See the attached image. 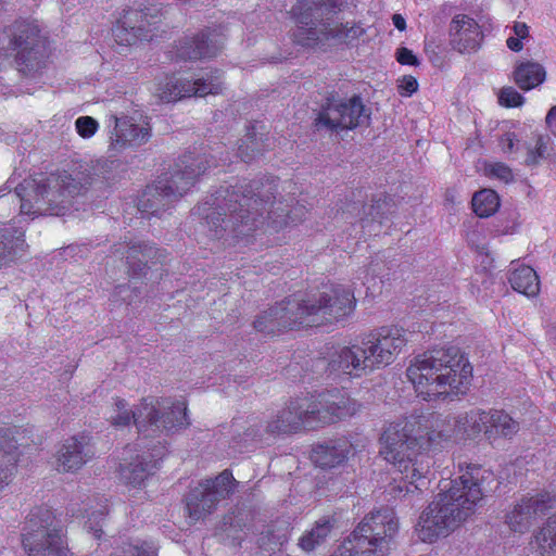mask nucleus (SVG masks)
Listing matches in <instances>:
<instances>
[{
  "label": "nucleus",
  "instance_id": "nucleus-5",
  "mask_svg": "<svg viewBox=\"0 0 556 556\" xmlns=\"http://www.w3.org/2000/svg\"><path fill=\"white\" fill-rule=\"evenodd\" d=\"M81 185L67 173L39 175L24 179L14 193L0 195V222L5 223L20 205V215H64L79 194Z\"/></svg>",
  "mask_w": 556,
  "mask_h": 556
},
{
  "label": "nucleus",
  "instance_id": "nucleus-7",
  "mask_svg": "<svg viewBox=\"0 0 556 556\" xmlns=\"http://www.w3.org/2000/svg\"><path fill=\"white\" fill-rule=\"evenodd\" d=\"M189 425L184 401L165 397L141 401V472L152 475L165 455V438Z\"/></svg>",
  "mask_w": 556,
  "mask_h": 556
},
{
  "label": "nucleus",
  "instance_id": "nucleus-55",
  "mask_svg": "<svg viewBox=\"0 0 556 556\" xmlns=\"http://www.w3.org/2000/svg\"><path fill=\"white\" fill-rule=\"evenodd\" d=\"M546 124L552 127L556 124V105L553 106L546 115Z\"/></svg>",
  "mask_w": 556,
  "mask_h": 556
},
{
  "label": "nucleus",
  "instance_id": "nucleus-30",
  "mask_svg": "<svg viewBox=\"0 0 556 556\" xmlns=\"http://www.w3.org/2000/svg\"><path fill=\"white\" fill-rule=\"evenodd\" d=\"M511 288L528 298L536 296L540 292V280L535 270L526 265L515 267L508 277Z\"/></svg>",
  "mask_w": 556,
  "mask_h": 556
},
{
  "label": "nucleus",
  "instance_id": "nucleus-29",
  "mask_svg": "<svg viewBox=\"0 0 556 556\" xmlns=\"http://www.w3.org/2000/svg\"><path fill=\"white\" fill-rule=\"evenodd\" d=\"M24 232L9 229L0 231V267L7 266L11 262L21 257L26 251Z\"/></svg>",
  "mask_w": 556,
  "mask_h": 556
},
{
  "label": "nucleus",
  "instance_id": "nucleus-8",
  "mask_svg": "<svg viewBox=\"0 0 556 556\" xmlns=\"http://www.w3.org/2000/svg\"><path fill=\"white\" fill-rule=\"evenodd\" d=\"M406 342L404 329L382 327L363 338L359 344L336 349L328 366L331 371L361 376L391 364Z\"/></svg>",
  "mask_w": 556,
  "mask_h": 556
},
{
  "label": "nucleus",
  "instance_id": "nucleus-23",
  "mask_svg": "<svg viewBox=\"0 0 556 556\" xmlns=\"http://www.w3.org/2000/svg\"><path fill=\"white\" fill-rule=\"evenodd\" d=\"M546 508L545 500L541 495L523 497L507 514V523L513 531L522 532L529 528L538 514Z\"/></svg>",
  "mask_w": 556,
  "mask_h": 556
},
{
  "label": "nucleus",
  "instance_id": "nucleus-12",
  "mask_svg": "<svg viewBox=\"0 0 556 556\" xmlns=\"http://www.w3.org/2000/svg\"><path fill=\"white\" fill-rule=\"evenodd\" d=\"M0 49L14 51L21 72L26 75L36 74L46 65L47 42L37 21H16L1 31Z\"/></svg>",
  "mask_w": 556,
  "mask_h": 556
},
{
  "label": "nucleus",
  "instance_id": "nucleus-2",
  "mask_svg": "<svg viewBox=\"0 0 556 556\" xmlns=\"http://www.w3.org/2000/svg\"><path fill=\"white\" fill-rule=\"evenodd\" d=\"M273 182L253 181L236 187H222L211 200L198 206L212 237L219 239L226 232L244 238L260 230L278 231L295 225L305 215V208L271 201Z\"/></svg>",
  "mask_w": 556,
  "mask_h": 556
},
{
  "label": "nucleus",
  "instance_id": "nucleus-24",
  "mask_svg": "<svg viewBox=\"0 0 556 556\" xmlns=\"http://www.w3.org/2000/svg\"><path fill=\"white\" fill-rule=\"evenodd\" d=\"M138 444L126 445L118 455L116 479L128 492L136 491L139 484Z\"/></svg>",
  "mask_w": 556,
  "mask_h": 556
},
{
  "label": "nucleus",
  "instance_id": "nucleus-52",
  "mask_svg": "<svg viewBox=\"0 0 556 556\" xmlns=\"http://www.w3.org/2000/svg\"><path fill=\"white\" fill-rule=\"evenodd\" d=\"M506 42H507V47L513 51L518 52L522 49L521 38L509 37Z\"/></svg>",
  "mask_w": 556,
  "mask_h": 556
},
{
  "label": "nucleus",
  "instance_id": "nucleus-49",
  "mask_svg": "<svg viewBox=\"0 0 556 556\" xmlns=\"http://www.w3.org/2000/svg\"><path fill=\"white\" fill-rule=\"evenodd\" d=\"M288 541V535L286 533L279 534L275 538L274 547L268 546L265 542V536L261 539V546L264 547L268 552H274L276 546H282Z\"/></svg>",
  "mask_w": 556,
  "mask_h": 556
},
{
  "label": "nucleus",
  "instance_id": "nucleus-46",
  "mask_svg": "<svg viewBox=\"0 0 556 556\" xmlns=\"http://www.w3.org/2000/svg\"><path fill=\"white\" fill-rule=\"evenodd\" d=\"M418 89L417 79L413 76H404L399 83L401 96L409 97Z\"/></svg>",
  "mask_w": 556,
  "mask_h": 556
},
{
  "label": "nucleus",
  "instance_id": "nucleus-11",
  "mask_svg": "<svg viewBox=\"0 0 556 556\" xmlns=\"http://www.w3.org/2000/svg\"><path fill=\"white\" fill-rule=\"evenodd\" d=\"M213 165V157L189 152L179 159L173 172L162 174L157 180L148 186L143 192L146 198L144 212L151 214L164 210L172 202L182 197L194 184L195 179ZM143 215H141V218Z\"/></svg>",
  "mask_w": 556,
  "mask_h": 556
},
{
  "label": "nucleus",
  "instance_id": "nucleus-38",
  "mask_svg": "<svg viewBox=\"0 0 556 556\" xmlns=\"http://www.w3.org/2000/svg\"><path fill=\"white\" fill-rule=\"evenodd\" d=\"M161 22V10L157 7L141 9V41H152Z\"/></svg>",
  "mask_w": 556,
  "mask_h": 556
},
{
  "label": "nucleus",
  "instance_id": "nucleus-53",
  "mask_svg": "<svg viewBox=\"0 0 556 556\" xmlns=\"http://www.w3.org/2000/svg\"><path fill=\"white\" fill-rule=\"evenodd\" d=\"M514 33L518 38H525L528 34V26L525 23H516L514 26Z\"/></svg>",
  "mask_w": 556,
  "mask_h": 556
},
{
  "label": "nucleus",
  "instance_id": "nucleus-57",
  "mask_svg": "<svg viewBox=\"0 0 556 556\" xmlns=\"http://www.w3.org/2000/svg\"><path fill=\"white\" fill-rule=\"evenodd\" d=\"M445 201H446V202H450V203H452V204H454V203L458 202V200H457V197H456L455 192H454V191H452V190L446 191V193H445Z\"/></svg>",
  "mask_w": 556,
  "mask_h": 556
},
{
  "label": "nucleus",
  "instance_id": "nucleus-47",
  "mask_svg": "<svg viewBox=\"0 0 556 556\" xmlns=\"http://www.w3.org/2000/svg\"><path fill=\"white\" fill-rule=\"evenodd\" d=\"M396 60L403 65H418V58L408 48H400L396 51Z\"/></svg>",
  "mask_w": 556,
  "mask_h": 556
},
{
  "label": "nucleus",
  "instance_id": "nucleus-6",
  "mask_svg": "<svg viewBox=\"0 0 556 556\" xmlns=\"http://www.w3.org/2000/svg\"><path fill=\"white\" fill-rule=\"evenodd\" d=\"M341 0H302L292 8L296 15V42L307 47L349 45L364 34L354 22H340L334 16L342 11Z\"/></svg>",
  "mask_w": 556,
  "mask_h": 556
},
{
  "label": "nucleus",
  "instance_id": "nucleus-43",
  "mask_svg": "<svg viewBox=\"0 0 556 556\" xmlns=\"http://www.w3.org/2000/svg\"><path fill=\"white\" fill-rule=\"evenodd\" d=\"M522 96L513 87H505L501 89L498 94V102L506 108H516L522 104Z\"/></svg>",
  "mask_w": 556,
  "mask_h": 556
},
{
  "label": "nucleus",
  "instance_id": "nucleus-15",
  "mask_svg": "<svg viewBox=\"0 0 556 556\" xmlns=\"http://www.w3.org/2000/svg\"><path fill=\"white\" fill-rule=\"evenodd\" d=\"M223 81L218 71L206 74V77H199L190 80L182 77H167L161 83L155 96L162 102H176L188 97H205L216 94L222 90Z\"/></svg>",
  "mask_w": 556,
  "mask_h": 556
},
{
  "label": "nucleus",
  "instance_id": "nucleus-42",
  "mask_svg": "<svg viewBox=\"0 0 556 556\" xmlns=\"http://www.w3.org/2000/svg\"><path fill=\"white\" fill-rule=\"evenodd\" d=\"M484 170L489 177L497 178L505 184L514 178L511 169L504 163H490L485 165Z\"/></svg>",
  "mask_w": 556,
  "mask_h": 556
},
{
  "label": "nucleus",
  "instance_id": "nucleus-39",
  "mask_svg": "<svg viewBox=\"0 0 556 556\" xmlns=\"http://www.w3.org/2000/svg\"><path fill=\"white\" fill-rule=\"evenodd\" d=\"M262 152L261 139L256 137V132L249 131L245 139L242 140L238 148V154L242 161L249 162Z\"/></svg>",
  "mask_w": 556,
  "mask_h": 556
},
{
  "label": "nucleus",
  "instance_id": "nucleus-18",
  "mask_svg": "<svg viewBox=\"0 0 556 556\" xmlns=\"http://www.w3.org/2000/svg\"><path fill=\"white\" fill-rule=\"evenodd\" d=\"M314 402V410L317 425L330 424L339 419L355 415L359 405L348 394L338 390L327 391L311 396Z\"/></svg>",
  "mask_w": 556,
  "mask_h": 556
},
{
  "label": "nucleus",
  "instance_id": "nucleus-14",
  "mask_svg": "<svg viewBox=\"0 0 556 556\" xmlns=\"http://www.w3.org/2000/svg\"><path fill=\"white\" fill-rule=\"evenodd\" d=\"M236 480L228 471L222 472L215 479L205 480L190 491L187 496L189 518L195 522L211 515L217 504L235 492Z\"/></svg>",
  "mask_w": 556,
  "mask_h": 556
},
{
  "label": "nucleus",
  "instance_id": "nucleus-9",
  "mask_svg": "<svg viewBox=\"0 0 556 556\" xmlns=\"http://www.w3.org/2000/svg\"><path fill=\"white\" fill-rule=\"evenodd\" d=\"M355 305L356 299L350 287L333 285L318 295H299V299L291 300L285 308L282 323L304 327L319 326L351 315Z\"/></svg>",
  "mask_w": 556,
  "mask_h": 556
},
{
  "label": "nucleus",
  "instance_id": "nucleus-21",
  "mask_svg": "<svg viewBox=\"0 0 556 556\" xmlns=\"http://www.w3.org/2000/svg\"><path fill=\"white\" fill-rule=\"evenodd\" d=\"M70 511L73 517L86 518L85 528L88 532L92 533L97 540H100L103 534V521L108 515L106 500L102 497L88 498L87 502L71 503Z\"/></svg>",
  "mask_w": 556,
  "mask_h": 556
},
{
  "label": "nucleus",
  "instance_id": "nucleus-32",
  "mask_svg": "<svg viewBox=\"0 0 556 556\" xmlns=\"http://www.w3.org/2000/svg\"><path fill=\"white\" fill-rule=\"evenodd\" d=\"M545 70L536 62L520 63L515 72L514 79L522 90H531L541 85L545 79Z\"/></svg>",
  "mask_w": 556,
  "mask_h": 556
},
{
  "label": "nucleus",
  "instance_id": "nucleus-45",
  "mask_svg": "<svg viewBox=\"0 0 556 556\" xmlns=\"http://www.w3.org/2000/svg\"><path fill=\"white\" fill-rule=\"evenodd\" d=\"M384 204H386V201L384 200L382 201L381 199H379V200L375 201V203L369 206V211L367 213V215L369 217L361 219L363 228H365L370 222H378L379 224H381V218H382L381 208Z\"/></svg>",
  "mask_w": 556,
  "mask_h": 556
},
{
  "label": "nucleus",
  "instance_id": "nucleus-58",
  "mask_svg": "<svg viewBox=\"0 0 556 556\" xmlns=\"http://www.w3.org/2000/svg\"><path fill=\"white\" fill-rule=\"evenodd\" d=\"M140 134H141V143L146 140L149 139L150 137V132H149V129H146L144 127L141 126V130H140Z\"/></svg>",
  "mask_w": 556,
  "mask_h": 556
},
{
  "label": "nucleus",
  "instance_id": "nucleus-40",
  "mask_svg": "<svg viewBox=\"0 0 556 556\" xmlns=\"http://www.w3.org/2000/svg\"><path fill=\"white\" fill-rule=\"evenodd\" d=\"M548 138L538 136L533 146L527 147L526 164L529 166L536 165L547 155Z\"/></svg>",
  "mask_w": 556,
  "mask_h": 556
},
{
  "label": "nucleus",
  "instance_id": "nucleus-20",
  "mask_svg": "<svg viewBox=\"0 0 556 556\" xmlns=\"http://www.w3.org/2000/svg\"><path fill=\"white\" fill-rule=\"evenodd\" d=\"M451 46L460 53L476 51L481 43L482 33L478 23L466 14H457L450 24Z\"/></svg>",
  "mask_w": 556,
  "mask_h": 556
},
{
  "label": "nucleus",
  "instance_id": "nucleus-50",
  "mask_svg": "<svg viewBox=\"0 0 556 556\" xmlns=\"http://www.w3.org/2000/svg\"><path fill=\"white\" fill-rule=\"evenodd\" d=\"M157 545L154 542H143L141 544V556H157Z\"/></svg>",
  "mask_w": 556,
  "mask_h": 556
},
{
  "label": "nucleus",
  "instance_id": "nucleus-31",
  "mask_svg": "<svg viewBox=\"0 0 556 556\" xmlns=\"http://www.w3.org/2000/svg\"><path fill=\"white\" fill-rule=\"evenodd\" d=\"M139 14L135 9L125 10L113 28V36L119 46H132L138 40Z\"/></svg>",
  "mask_w": 556,
  "mask_h": 556
},
{
  "label": "nucleus",
  "instance_id": "nucleus-26",
  "mask_svg": "<svg viewBox=\"0 0 556 556\" xmlns=\"http://www.w3.org/2000/svg\"><path fill=\"white\" fill-rule=\"evenodd\" d=\"M350 450V442L341 439L316 445L312 451L311 458L321 468H332L348 458Z\"/></svg>",
  "mask_w": 556,
  "mask_h": 556
},
{
  "label": "nucleus",
  "instance_id": "nucleus-16",
  "mask_svg": "<svg viewBox=\"0 0 556 556\" xmlns=\"http://www.w3.org/2000/svg\"><path fill=\"white\" fill-rule=\"evenodd\" d=\"M368 121L369 112L357 96L330 101L318 117V123L330 129H354Z\"/></svg>",
  "mask_w": 556,
  "mask_h": 556
},
{
  "label": "nucleus",
  "instance_id": "nucleus-10",
  "mask_svg": "<svg viewBox=\"0 0 556 556\" xmlns=\"http://www.w3.org/2000/svg\"><path fill=\"white\" fill-rule=\"evenodd\" d=\"M399 532L393 509L370 511L330 556H388Z\"/></svg>",
  "mask_w": 556,
  "mask_h": 556
},
{
  "label": "nucleus",
  "instance_id": "nucleus-51",
  "mask_svg": "<svg viewBox=\"0 0 556 556\" xmlns=\"http://www.w3.org/2000/svg\"><path fill=\"white\" fill-rule=\"evenodd\" d=\"M535 536L530 541L529 548L531 549L532 556H553L552 553L543 551L539 545L534 544Z\"/></svg>",
  "mask_w": 556,
  "mask_h": 556
},
{
  "label": "nucleus",
  "instance_id": "nucleus-17",
  "mask_svg": "<svg viewBox=\"0 0 556 556\" xmlns=\"http://www.w3.org/2000/svg\"><path fill=\"white\" fill-rule=\"evenodd\" d=\"M317 426L314 402L311 397L291 400L289 404L279 410L277 416L267 424L269 433H292L302 428Z\"/></svg>",
  "mask_w": 556,
  "mask_h": 556
},
{
  "label": "nucleus",
  "instance_id": "nucleus-48",
  "mask_svg": "<svg viewBox=\"0 0 556 556\" xmlns=\"http://www.w3.org/2000/svg\"><path fill=\"white\" fill-rule=\"evenodd\" d=\"M518 142L516 135L513 132L505 134L501 140L500 146L502 148V151L505 153H514L518 151V147L516 148L515 144Z\"/></svg>",
  "mask_w": 556,
  "mask_h": 556
},
{
  "label": "nucleus",
  "instance_id": "nucleus-22",
  "mask_svg": "<svg viewBox=\"0 0 556 556\" xmlns=\"http://www.w3.org/2000/svg\"><path fill=\"white\" fill-rule=\"evenodd\" d=\"M519 422L503 409L486 410L485 439L495 445L500 440H511L519 431Z\"/></svg>",
  "mask_w": 556,
  "mask_h": 556
},
{
  "label": "nucleus",
  "instance_id": "nucleus-3",
  "mask_svg": "<svg viewBox=\"0 0 556 556\" xmlns=\"http://www.w3.org/2000/svg\"><path fill=\"white\" fill-rule=\"evenodd\" d=\"M493 475L476 464L466 465L457 479L440 484V492L419 516L418 539L433 543L447 536L476 513L483 498L484 482Z\"/></svg>",
  "mask_w": 556,
  "mask_h": 556
},
{
  "label": "nucleus",
  "instance_id": "nucleus-19",
  "mask_svg": "<svg viewBox=\"0 0 556 556\" xmlns=\"http://www.w3.org/2000/svg\"><path fill=\"white\" fill-rule=\"evenodd\" d=\"M92 457L89 438L85 434L73 435L65 439L58 448L55 468L60 472H77Z\"/></svg>",
  "mask_w": 556,
  "mask_h": 556
},
{
  "label": "nucleus",
  "instance_id": "nucleus-27",
  "mask_svg": "<svg viewBox=\"0 0 556 556\" xmlns=\"http://www.w3.org/2000/svg\"><path fill=\"white\" fill-rule=\"evenodd\" d=\"M293 299H299V295L290 296L285 301L278 303L277 305L268 308L263 312L254 321V328L267 334H275L283 329H293L304 327L303 325H287L282 319V315H285L286 306H289V302Z\"/></svg>",
  "mask_w": 556,
  "mask_h": 556
},
{
  "label": "nucleus",
  "instance_id": "nucleus-1",
  "mask_svg": "<svg viewBox=\"0 0 556 556\" xmlns=\"http://www.w3.org/2000/svg\"><path fill=\"white\" fill-rule=\"evenodd\" d=\"M486 410L473 408L450 420H431L409 416L390 424L380 438V455L410 485L427 478L432 465L429 451L451 440H475L485 437Z\"/></svg>",
  "mask_w": 556,
  "mask_h": 556
},
{
  "label": "nucleus",
  "instance_id": "nucleus-44",
  "mask_svg": "<svg viewBox=\"0 0 556 556\" xmlns=\"http://www.w3.org/2000/svg\"><path fill=\"white\" fill-rule=\"evenodd\" d=\"M75 127L79 136L90 138L96 134L99 124L91 116H80L76 119Z\"/></svg>",
  "mask_w": 556,
  "mask_h": 556
},
{
  "label": "nucleus",
  "instance_id": "nucleus-35",
  "mask_svg": "<svg viewBox=\"0 0 556 556\" xmlns=\"http://www.w3.org/2000/svg\"><path fill=\"white\" fill-rule=\"evenodd\" d=\"M115 126L112 132V143L115 147H124L127 142L132 141L138 136V128L132 117L122 116L114 117Z\"/></svg>",
  "mask_w": 556,
  "mask_h": 556
},
{
  "label": "nucleus",
  "instance_id": "nucleus-13",
  "mask_svg": "<svg viewBox=\"0 0 556 556\" xmlns=\"http://www.w3.org/2000/svg\"><path fill=\"white\" fill-rule=\"evenodd\" d=\"M27 523L23 545L29 556H66L63 528L51 509L36 508Z\"/></svg>",
  "mask_w": 556,
  "mask_h": 556
},
{
  "label": "nucleus",
  "instance_id": "nucleus-28",
  "mask_svg": "<svg viewBox=\"0 0 556 556\" xmlns=\"http://www.w3.org/2000/svg\"><path fill=\"white\" fill-rule=\"evenodd\" d=\"M222 47L223 40L217 36L202 33L181 47L179 55L185 60L212 58L217 54Z\"/></svg>",
  "mask_w": 556,
  "mask_h": 556
},
{
  "label": "nucleus",
  "instance_id": "nucleus-56",
  "mask_svg": "<svg viewBox=\"0 0 556 556\" xmlns=\"http://www.w3.org/2000/svg\"><path fill=\"white\" fill-rule=\"evenodd\" d=\"M123 554H114L112 556H139V548L137 546H131L127 551H123Z\"/></svg>",
  "mask_w": 556,
  "mask_h": 556
},
{
  "label": "nucleus",
  "instance_id": "nucleus-36",
  "mask_svg": "<svg viewBox=\"0 0 556 556\" xmlns=\"http://www.w3.org/2000/svg\"><path fill=\"white\" fill-rule=\"evenodd\" d=\"M500 207V198L494 190L483 189L472 197V208L479 217H489Z\"/></svg>",
  "mask_w": 556,
  "mask_h": 556
},
{
  "label": "nucleus",
  "instance_id": "nucleus-37",
  "mask_svg": "<svg viewBox=\"0 0 556 556\" xmlns=\"http://www.w3.org/2000/svg\"><path fill=\"white\" fill-rule=\"evenodd\" d=\"M536 546L556 556V514L547 519L545 525L535 534Z\"/></svg>",
  "mask_w": 556,
  "mask_h": 556
},
{
  "label": "nucleus",
  "instance_id": "nucleus-54",
  "mask_svg": "<svg viewBox=\"0 0 556 556\" xmlns=\"http://www.w3.org/2000/svg\"><path fill=\"white\" fill-rule=\"evenodd\" d=\"M393 24L394 26L399 29V30H404L406 28V22L404 20V17L400 14H394L393 15Z\"/></svg>",
  "mask_w": 556,
  "mask_h": 556
},
{
  "label": "nucleus",
  "instance_id": "nucleus-34",
  "mask_svg": "<svg viewBox=\"0 0 556 556\" xmlns=\"http://www.w3.org/2000/svg\"><path fill=\"white\" fill-rule=\"evenodd\" d=\"M331 529V520L327 517L320 518L308 531L303 533L299 540V546L305 552L314 551L326 541Z\"/></svg>",
  "mask_w": 556,
  "mask_h": 556
},
{
  "label": "nucleus",
  "instance_id": "nucleus-25",
  "mask_svg": "<svg viewBox=\"0 0 556 556\" xmlns=\"http://www.w3.org/2000/svg\"><path fill=\"white\" fill-rule=\"evenodd\" d=\"M18 460L17 442L11 428L0 429V490L9 485Z\"/></svg>",
  "mask_w": 556,
  "mask_h": 556
},
{
  "label": "nucleus",
  "instance_id": "nucleus-4",
  "mask_svg": "<svg viewBox=\"0 0 556 556\" xmlns=\"http://www.w3.org/2000/svg\"><path fill=\"white\" fill-rule=\"evenodd\" d=\"M406 374L417 395L432 401L466 393L472 378V366L459 349L450 346L416 356Z\"/></svg>",
  "mask_w": 556,
  "mask_h": 556
},
{
  "label": "nucleus",
  "instance_id": "nucleus-41",
  "mask_svg": "<svg viewBox=\"0 0 556 556\" xmlns=\"http://www.w3.org/2000/svg\"><path fill=\"white\" fill-rule=\"evenodd\" d=\"M134 418L135 413L128 409V404L124 400L117 399L114 404V414L111 416V424L115 427H125Z\"/></svg>",
  "mask_w": 556,
  "mask_h": 556
},
{
  "label": "nucleus",
  "instance_id": "nucleus-33",
  "mask_svg": "<svg viewBox=\"0 0 556 556\" xmlns=\"http://www.w3.org/2000/svg\"><path fill=\"white\" fill-rule=\"evenodd\" d=\"M165 254L152 244L141 243V277L157 280L162 277V266Z\"/></svg>",
  "mask_w": 556,
  "mask_h": 556
}]
</instances>
